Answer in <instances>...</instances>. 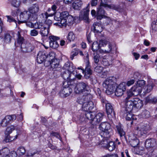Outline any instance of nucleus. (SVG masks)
<instances>
[{"label":"nucleus","mask_w":157,"mask_h":157,"mask_svg":"<svg viewBox=\"0 0 157 157\" xmlns=\"http://www.w3.org/2000/svg\"><path fill=\"white\" fill-rule=\"evenodd\" d=\"M54 19L57 21H60L59 25L61 27H65L68 23H71L73 21L72 16L69 14L68 12L64 11L61 13L58 12L54 17Z\"/></svg>","instance_id":"obj_1"},{"label":"nucleus","mask_w":157,"mask_h":157,"mask_svg":"<svg viewBox=\"0 0 157 157\" xmlns=\"http://www.w3.org/2000/svg\"><path fill=\"white\" fill-rule=\"evenodd\" d=\"M99 128L101 131L99 135L101 137H109L113 133L110 125L107 122H102Z\"/></svg>","instance_id":"obj_2"},{"label":"nucleus","mask_w":157,"mask_h":157,"mask_svg":"<svg viewBox=\"0 0 157 157\" xmlns=\"http://www.w3.org/2000/svg\"><path fill=\"white\" fill-rule=\"evenodd\" d=\"M143 106L142 101L140 99L135 98L131 101L126 102V109L129 112L132 111L134 108H140Z\"/></svg>","instance_id":"obj_3"},{"label":"nucleus","mask_w":157,"mask_h":157,"mask_svg":"<svg viewBox=\"0 0 157 157\" xmlns=\"http://www.w3.org/2000/svg\"><path fill=\"white\" fill-rule=\"evenodd\" d=\"M102 85L106 90L105 92L108 95L112 94L116 86V83L112 79L107 78L103 83Z\"/></svg>","instance_id":"obj_4"},{"label":"nucleus","mask_w":157,"mask_h":157,"mask_svg":"<svg viewBox=\"0 0 157 157\" xmlns=\"http://www.w3.org/2000/svg\"><path fill=\"white\" fill-rule=\"evenodd\" d=\"M151 129L150 123L148 122L146 123H141L135 128L139 136L146 135Z\"/></svg>","instance_id":"obj_5"},{"label":"nucleus","mask_w":157,"mask_h":157,"mask_svg":"<svg viewBox=\"0 0 157 157\" xmlns=\"http://www.w3.org/2000/svg\"><path fill=\"white\" fill-rule=\"evenodd\" d=\"M89 86L86 82H81L78 83L75 89L76 94H80L85 91H88Z\"/></svg>","instance_id":"obj_6"},{"label":"nucleus","mask_w":157,"mask_h":157,"mask_svg":"<svg viewBox=\"0 0 157 157\" xmlns=\"http://www.w3.org/2000/svg\"><path fill=\"white\" fill-rule=\"evenodd\" d=\"M28 11L25 10L21 12L20 15V20L18 19L19 23L34 21L33 19H32Z\"/></svg>","instance_id":"obj_7"},{"label":"nucleus","mask_w":157,"mask_h":157,"mask_svg":"<svg viewBox=\"0 0 157 157\" xmlns=\"http://www.w3.org/2000/svg\"><path fill=\"white\" fill-rule=\"evenodd\" d=\"M28 10L31 16L32 19L35 21L38 18L39 7L37 5L33 4L28 9Z\"/></svg>","instance_id":"obj_8"},{"label":"nucleus","mask_w":157,"mask_h":157,"mask_svg":"<svg viewBox=\"0 0 157 157\" xmlns=\"http://www.w3.org/2000/svg\"><path fill=\"white\" fill-rule=\"evenodd\" d=\"M105 107L108 117L110 121L113 122L115 119V113L113 108L111 104L109 103L106 104Z\"/></svg>","instance_id":"obj_9"},{"label":"nucleus","mask_w":157,"mask_h":157,"mask_svg":"<svg viewBox=\"0 0 157 157\" xmlns=\"http://www.w3.org/2000/svg\"><path fill=\"white\" fill-rule=\"evenodd\" d=\"M103 116V114L100 113H98L96 115H95L94 119L92 122V125H93L94 134L95 133L94 132H96L95 130L96 128V125L98 124L102 121Z\"/></svg>","instance_id":"obj_10"},{"label":"nucleus","mask_w":157,"mask_h":157,"mask_svg":"<svg viewBox=\"0 0 157 157\" xmlns=\"http://www.w3.org/2000/svg\"><path fill=\"white\" fill-rule=\"evenodd\" d=\"M90 5L88 4L86 8L84 9L79 15V19L81 20H84L85 22H89V12Z\"/></svg>","instance_id":"obj_11"},{"label":"nucleus","mask_w":157,"mask_h":157,"mask_svg":"<svg viewBox=\"0 0 157 157\" xmlns=\"http://www.w3.org/2000/svg\"><path fill=\"white\" fill-rule=\"evenodd\" d=\"M126 90V83L125 82L120 83L116 88L115 92V95L117 96H121L124 92Z\"/></svg>","instance_id":"obj_12"},{"label":"nucleus","mask_w":157,"mask_h":157,"mask_svg":"<svg viewBox=\"0 0 157 157\" xmlns=\"http://www.w3.org/2000/svg\"><path fill=\"white\" fill-rule=\"evenodd\" d=\"M117 132L122 140H126L125 132L124 131L123 126L120 123L116 126Z\"/></svg>","instance_id":"obj_13"},{"label":"nucleus","mask_w":157,"mask_h":157,"mask_svg":"<svg viewBox=\"0 0 157 157\" xmlns=\"http://www.w3.org/2000/svg\"><path fill=\"white\" fill-rule=\"evenodd\" d=\"M16 118V117L14 115L6 116L1 122V125L2 127H6L10 121H13V120H15Z\"/></svg>","instance_id":"obj_14"},{"label":"nucleus","mask_w":157,"mask_h":157,"mask_svg":"<svg viewBox=\"0 0 157 157\" xmlns=\"http://www.w3.org/2000/svg\"><path fill=\"white\" fill-rule=\"evenodd\" d=\"M59 59L53 58L49 61L52 70L54 71L60 70L61 66L59 64Z\"/></svg>","instance_id":"obj_15"},{"label":"nucleus","mask_w":157,"mask_h":157,"mask_svg":"<svg viewBox=\"0 0 157 157\" xmlns=\"http://www.w3.org/2000/svg\"><path fill=\"white\" fill-rule=\"evenodd\" d=\"M61 76L63 78L67 81L71 82L74 80V75L73 73H70L68 70H65L61 74Z\"/></svg>","instance_id":"obj_16"},{"label":"nucleus","mask_w":157,"mask_h":157,"mask_svg":"<svg viewBox=\"0 0 157 157\" xmlns=\"http://www.w3.org/2000/svg\"><path fill=\"white\" fill-rule=\"evenodd\" d=\"M93 102L91 101H86L82 105V110L85 111L92 110L94 108Z\"/></svg>","instance_id":"obj_17"},{"label":"nucleus","mask_w":157,"mask_h":157,"mask_svg":"<svg viewBox=\"0 0 157 157\" xmlns=\"http://www.w3.org/2000/svg\"><path fill=\"white\" fill-rule=\"evenodd\" d=\"M155 86V85L154 83L150 82L146 86H144L142 88V91L144 94V95H145L151 92Z\"/></svg>","instance_id":"obj_18"},{"label":"nucleus","mask_w":157,"mask_h":157,"mask_svg":"<svg viewBox=\"0 0 157 157\" xmlns=\"http://www.w3.org/2000/svg\"><path fill=\"white\" fill-rule=\"evenodd\" d=\"M72 91V89L69 87H64L60 91L59 95L62 97H66L71 93Z\"/></svg>","instance_id":"obj_19"},{"label":"nucleus","mask_w":157,"mask_h":157,"mask_svg":"<svg viewBox=\"0 0 157 157\" xmlns=\"http://www.w3.org/2000/svg\"><path fill=\"white\" fill-rule=\"evenodd\" d=\"M156 144V140L152 138L146 140L145 142V146L146 148H152L155 146Z\"/></svg>","instance_id":"obj_20"},{"label":"nucleus","mask_w":157,"mask_h":157,"mask_svg":"<svg viewBox=\"0 0 157 157\" xmlns=\"http://www.w3.org/2000/svg\"><path fill=\"white\" fill-rule=\"evenodd\" d=\"M47 56L44 52H39L37 56L36 60L38 63H42L46 58Z\"/></svg>","instance_id":"obj_21"},{"label":"nucleus","mask_w":157,"mask_h":157,"mask_svg":"<svg viewBox=\"0 0 157 157\" xmlns=\"http://www.w3.org/2000/svg\"><path fill=\"white\" fill-rule=\"evenodd\" d=\"M102 7H104L100 4V6L97 10V18L100 20L102 18L105 16V12Z\"/></svg>","instance_id":"obj_22"},{"label":"nucleus","mask_w":157,"mask_h":157,"mask_svg":"<svg viewBox=\"0 0 157 157\" xmlns=\"http://www.w3.org/2000/svg\"><path fill=\"white\" fill-rule=\"evenodd\" d=\"M17 41L15 42L14 44L16 47H19L22 44H24V38L20 34L19 31H18L17 33Z\"/></svg>","instance_id":"obj_23"},{"label":"nucleus","mask_w":157,"mask_h":157,"mask_svg":"<svg viewBox=\"0 0 157 157\" xmlns=\"http://www.w3.org/2000/svg\"><path fill=\"white\" fill-rule=\"evenodd\" d=\"M122 112L121 113H124V116L126 117V120L128 121L136 120V118H134L135 116L131 113L132 111L130 112L127 111L126 107L124 109V111Z\"/></svg>","instance_id":"obj_24"},{"label":"nucleus","mask_w":157,"mask_h":157,"mask_svg":"<svg viewBox=\"0 0 157 157\" xmlns=\"http://www.w3.org/2000/svg\"><path fill=\"white\" fill-rule=\"evenodd\" d=\"M134 94V96H137L140 94L142 91V88L138 85H134L130 89Z\"/></svg>","instance_id":"obj_25"},{"label":"nucleus","mask_w":157,"mask_h":157,"mask_svg":"<svg viewBox=\"0 0 157 157\" xmlns=\"http://www.w3.org/2000/svg\"><path fill=\"white\" fill-rule=\"evenodd\" d=\"M49 26L47 25H44L41 28L40 33L42 36H47L49 31Z\"/></svg>","instance_id":"obj_26"},{"label":"nucleus","mask_w":157,"mask_h":157,"mask_svg":"<svg viewBox=\"0 0 157 157\" xmlns=\"http://www.w3.org/2000/svg\"><path fill=\"white\" fill-rule=\"evenodd\" d=\"M90 95L88 94L86 95H83L78 97L77 100V102L80 104L82 105L84 102L88 101L89 98L90 96Z\"/></svg>","instance_id":"obj_27"},{"label":"nucleus","mask_w":157,"mask_h":157,"mask_svg":"<svg viewBox=\"0 0 157 157\" xmlns=\"http://www.w3.org/2000/svg\"><path fill=\"white\" fill-rule=\"evenodd\" d=\"M124 6V4H121L119 6L111 5H109L108 8L115 10L120 12H122L123 11Z\"/></svg>","instance_id":"obj_28"},{"label":"nucleus","mask_w":157,"mask_h":157,"mask_svg":"<svg viewBox=\"0 0 157 157\" xmlns=\"http://www.w3.org/2000/svg\"><path fill=\"white\" fill-rule=\"evenodd\" d=\"M92 29L93 30L94 33H101L102 30L101 25L99 23H94L93 24Z\"/></svg>","instance_id":"obj_29"},{"label":"nucleus","mask_w":157,"mask_h":157,"mask_svg":"<svg viewBox=\"0 0 157 157\" xmlns=\"http://www.w3.org/2000/svg\"><path fill=\"white\" fill-rule=\"evenodd\" d=\"M115 44L113 42H109L108 44L106 49H105V52L106 53H109L111 52L115 47Z\"/></svg>","instance_id":"obj_30"},{"label":"nucleus","mask_w":157,"mask_h":157,"mask_svg":"<svg viewBox=\"0 0 157 157\" xmlns=\"http://www.w3.org/2000/svg\"><path fill=\"white\" fill-rule=\"evenodd\" d=\"M84 114L86 119L90 121V123L92 124V121L94 119L95 116L94 113H93L91 111L89 112L86 111L84 113Z\"/></svg>","instance_id":"obj_31"},{"label":"nucleus","mask_w":157,"mask_h":157,"mask_svg":"<svg viewBox=\"0 0 157 157\" xmlns=\"http://www.w3.org/2000/svg\"><path fill=\"white\" fill-rule=\"evenodd\" d=\"M82 4V2L81 0H75L73 3V8L77 10H79Z\"/></svg>","instance_id":"obj_32"},{"label":"nucleus","mask_w":157,"mask_h":157,"mask_svg":"<svg viewBox=\"0 0 157 157\" xmlns=\"http://www.w3.org/2000/svg\"><path fill=\"white\" fill-rule=\"evenodd\" d=\"M85 117L84 113L78 115L77 121L78 122L80 123H85L86 122V120Z\"/></svg>","instance_id":"obj_33"},{"label":"nucleus","mask_w":157,"mask_h":157,"mask_svg":"<svg viewBox=\"0 0 157 157\" xmlns=\"http://www.w3.org/2000/svg\"><path fill=\"white\" fill-rule=\"evenodd\" d=\"M6 133L5 138L4 139V141L6 142H11L13 140L17 139V135H16L15 136H10L9 134Z\"/></svg>","instance_id":"obj_34"},{"label":"nucleus","mask_w":157,"mask_h":157,"mask_svg":"<svg viewBox=\"0 0 157 157\" xmlns=\"http://www.w3.org/2000/svg\"><path fill=\"white\" fill-rule=\"evenodd\" d=\"M57 8L55 4H54L52 6V10L50 8H49L47 12L50 16H53L56 13Z\"/></svg>","instance_id":"obj_35"},{"label":"nucleus","mask_w":157,"mask_h":157,"mask_svg":"<svg viewBox=\"0 0 157 157\" xmlns=\"http://www.w3.org/2000/svg\"><path fill=\"white\" fill-rule=\"evenodd\" d=\"M50 16L48 13L47 12L44 13H42L39 15L38 20L39 21H45L48 17Z\"/></svg>","instance_id":"obj_36"},{"label":"nucleus","mask_w":157,"mask_h":157,"mask_svg":"<svg viewBox=\"0 0 157 157\" xmlns=\"http://www.w3.org/2000/svg\"><path fill=\"white\" fill-rule=\"evenodd\" d=\"M108 56H104L103 57L102 61V64L105 66H108L112 64L113 63L112 60L108 61Z\"/></svg>","instance_id":"obj_37"},{"label":"nucleus","mask_w":157,"mask_h":157,"mask_svg":"<svg viewBox=\"0 0 157 157\" xmlns=\"http://www.w3.org/2000/svg\"><path fill=\"white\" fill-rule=\"evenodd\" d=\"M103 139L101 141L99 142V144L101 145V147L106 148L109 143L108 138L109 137H102Z\"/></svg>","instance_id":"obj_38"},{"label":"nucleus","mask_w":157,"mask_h":157,"mask_svg":"<svg viewBox=\"0 0 157 157\" xmlns=\"http://www.w3.org/2000/svg\"><path fill=\"white\" fill-rule=\"evenodd\" d=\"M139 144V140L136 137H135L132 139L130 141V144L132 147H135Z\"/></svg>","instance_id":"obj_39"},{"label":"nucleus","mask_w":157,"mask_h":157,"mask_svg":"<svg viewBox=\"0 0 157 157\" xmlns=\"http://www.w3.org/2000/svg\"><path fill=\"white\" fill-rule=\"evenodd\" d=\"M25 148L22 147H19L17 151V155L19 156L24 155L25 153Z\"/></svg>","instance_id":"obj_40"},{"label":"nucleus","mask_w":157,"mask_h":157,"mask_svg":"<svg viewBox=\"0 0 157 157\" xmlns=\"http://www.w3.org/2000/svg\"><path fill=\"white\" fill-rule=\"evenodd\" d=\"M115 148V145L114 142L113 141H109L106 148L108 149L109 151H112L114 150Z\"/></svg>","instance_id":"obj_41"},{"label":"nucleus","mask_w":157,"mask_h":157,"mask_svg":"<svg viewBox=\"0 0 157 157\" xmlns=\"http://www.w3.org/2000/svg\"><path fill=\"white\" fill-rule=\"evenodd\" d=\"M100 44L97 41L93 42L92 46V49L94 52H96L99 49Z\"/></svg>","instance_id":"obj_42"},{"label":"nucleus","mask_w":157,"mask_h":157,"mask_svg":"<svg viewBox=\"0 0 157 157\" xmlns=\"http://www.w3.org/2000/svg\"><path fill=\"white\" fill-rule=\"evenodd\" d=\"M75 38V35L72 32L69 33L67 36V39L70 42L73 41Z\"/></svg>","instance_id":"obj_43"},{"label":"nucleus","mask_w":157,"mask_h":157,"mask_svg":"<svg viewBox=\"0 0 157 157\" xmlns=\"http://www.w3.org/2000/svg\"><path fill=\"white\" fill-rule=\"evenodd\" d=\"M79 52V50L78 48H75L72 51L70 56V58L71 60H72L74 57L76 56L78 54Z\"/></svg>","instance_id":"obj_44"},{"label":"nucleus","mask_w":157,"mask_h":157,"mask_svg":"<svg viewBox=\"0 0 157 157\" xmlns=\"http://www.w3.org/2000/svg\"><path fill=\"white\" fill-rule=\"evenodd\" d=\"M127 96L126 97L125 99V105H126V102L128 101H131V100H129V99L131 98L132 96H134V94L132 92L131 90L130 89L127 92Z\"/></svg>","instance_id":"obj_45"},{"label":"nucleus","mask_w":157,"mask_h":157,"mask_svg":"<svg viewBox=\"0 0 157 157\" xmlns=\"http://www.w3.org/2000/svg\"><path fill=\"white\" fill-rule=\"evenodd\" d=\"M11 36L8 33H6L4 34V41L6 43H10L11 39Z\"/></svg>","instance_id":"obj_46"},{"label":"nucleus","mask_w":157,"mask_h":157,"mask_svg":"<svg viewBox=\"0 0 157 157\" xmlns=\"http://www.w3.org/2000/svg\"><path fill=\"white\" fill-rule=\"evenodd\" d=\"M85 55L86 56V58L85 59V61L86 63V68H91V65L89 59V54L87 53H86Z\"/></svg>","instance_id":"obj_47"},{"label":"nucleus","mask_w":157,"mask_h":157,"mask_svg":"<svg viewBox=\"0 0 157 157\" xmlns=\"http://www.w3.org/2000/svg\"><path fill=\"white\" fill-rule=\"evenodd\" d=\"M92 71L91 69L90 68H85V70L82 69V73L84 74L85 75L86 73L87 74L90 75L92 74Z\"/></svg>","instance_id":"obj_48"},{"label":"nucleus","mask_w":157,"mask_h":157,"mask_svg":"<svg viewBox=\"0 0 157 157\" xmlns=\"http://www.w3.org/2000/svg\"><path fill=\"white\" fill-rule=\"evenodd\" d=\"M43 24L42 23L36 22L35 24H33V28H34L36 29H39L43 27Z\"/></svg>","instance_id":"obj_49"},{"label":"nucleus","mask_w":157,"mask_h":157,"mask_svg":"<svg viewBox=\"0 0 157 157\" xmlns=\"http://www.w3.org/2000/svg\"><path fill=\"white\" fill-rule=\"evenodd\" d=\"M49 44L50 47L54 49L58 48L59 45L57 41L49 42Z\"/></svg>","instance_id":"obj_50"},{"label":"nucleus","mask_w":157,"mask_h":157,"mask_svg":"<svg viewBox=\"0 0 157 157\" xmlns=\"http://www.w3.org/2000/svg\"><path fill=\"white\" fill-rule=\"evenodd\" d=\"M6 17L7 18V21L9 22H14L16 25H17V21L15 19V18H14L11 16H7Z\"/></svg>","instance_id":"obj_51"},{"label":"nucleus","mask_w":157,"mask_h":157,"mask_svg":"<svg viewBox=\"0 0 157 157\" xmlns=\"http://www.w3.org/2000/svg\"><path fill=\"white\" fill-rule=\"evenodd\" d=\"M142 116L143 117L147 118L150 116V113L148 110H145L142 112Z\"/></svg>","instance_id":"obj_52"},{"label":"nucleus","mask_w":157,"mask_h":157,"mask_svg":"<svg viewBox=\"0 0 157 157\" xmlns=\"http://www.w3.org/2000/svg\"><path fill=\"white\" fill-rule=\"evenodd\" d=\"M27 53L31 52L34 49V46L30 44H27Z\"/></svg>","instance_id":"obj_53"},{"label":"nucleus","mask_w":157,"mask_h":157,"mask_svg":"<svg viewBox=\"0 0 157 157\" xmlns=\"http://www.w3.org/2000/svg\"><path fill=\"white\" fill-rule=\"evenodd\" d=\"M103 70V67L100 65H98L94 69V71L98 73H101L102 71Z\"/></svg>","instance_id":"obj_54"},{"label":"nucleus","mask_w":157,"mask_h":157,"mask_svg":"<svg viewBox=\"0 0 157 157\" xmlns=\"http://www.w3.org/2000/svg\"><path fill=\"white\" fill-rule=\"evenodd\" d=\"M14 129L15 127L13 126H10L7 128L6 132V133L10 134V133H11L12 131L14 130Z\"/></svg>","instance_id":"obj_55"},{"label":"nucleus","mask_w":157,"mask_h":157,"mask_svg":"<svg viewBox=\"0 0 157 157\" xmlns=\"http://www.w3.org/2000/svg\"><path fill=\"white\" fill-rule=\"evenodd\" d=\"M19 47L21 48V51L24 53H27V44H22Z\"/></svg>","instance_id":"obj_56"},{"label":"nucleus","mask_w":157,"mask_h":157,"mask_svg":"<svg viewBox=\"0 0 157 157\" xmlns=\"http://www.w3.org/2000/svg\"><path fill=\"white\" fill-rule=\"evenodd\" d=\"M109 42V41L106 40H100V45H101V46L103 47L106 46L108 43Z\"/></svg>","instance_id":"obj_57"},{"label":"nucleus","mask_w":157,"mask_h":157,"mask_svg":"<svg viewBox=\"0 0 157 157\" xmlns=\"http://www.w3.org/2000/svg\"><path fill=\"white\" fill-rule=\"evenodd\" d=\"M152 29L155 31H157V20L154 21L151 24Z\"/></svg>","instance_id":"obj_58"},{"label":"nucleus","mask_w":157,"mask_h":157,"mask_svg":"<svg viewBox=\"0 0 157 157\" xmlns=\"http://www.w3.org/2000/svg\"><path fill=\"white\" fill-rule=\"evenodd\" d=\"M145 102L147 103H149L152 104V98L151 97V95H149L147 96L145 98Z\"/></svg>","instance_id":"obj_59"},{"label":"nucleus","mask_w":157,"mask_h":157,"mask_svg":"<svg viewBox=\"0 0 157 157\" xmlns=\"http://www.w3.org/2000/svg\"><path fill=\"white\" fill-rule=\"evenodd\" d=\"M75 68L76 67L75 66H73L72 64H71L67 70L69 71L70 73H73L74 74V70H75Z\"/></svg>","instance_id":"obj_60"},{"label":"nucleus","mask_w":157,"mask_h":157,"mask_svg":"<svg viewBox=\"0 0 157 157\" xmlns=\"http://www.w3.org/2000/svg\"><path fill=\"white\" fill-rule=\"evenodd\" d=\"M133 77L135 79L139 80L141 78V75L139 73L136 72L134 73Z\"/></svg>","instance_id":"obj_61"},{"label":"nucleus","mask_w":157,"mask_h":157,"mask_svg":"<svg viewBox=\"0 0 157 157\" xmlns=\"http://www.w3.org/2000/svg\"><path fill=\"white\" fill-rule=\"evenodd\" d=\"M52 21L49 19H46L45 21V23L43 24L44 25H47L49 26V28L50 29V26L52 24Z\"/></svg>","instance_id":"obj_62"},{"label":"nucleus","mask_w":157,"mask_h":157,"mask_svg":"<svg viewBox=\"0 0 157 157\" xmlns=\"http://www.w3.org/2000/svg\"><path fill=\"white\" fill-rule=\"evenodd\" d=\"M38 34V31L36 30V29H33L32 30L30 31V35L32 36H37Z\"/></svg>","instance_id":"obj_63"},{"label":"nucleus","mask_w":157,"mask_h":157,"mask_svg":"<svg viewBox=\"0 0 157 157\" xmlns=\"http://www.w3.org/2000/svg\"><path fill=\"white\" fill-rule=\"evenodd\" d=\"M100 58V56L99 54H97L95 55L94 57V62L95 63H98L99 62Z\"/></svg>","instance_id":"obj_64"}]
</instances>
